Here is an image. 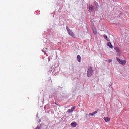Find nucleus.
Instances as JSON below:
<instances>
[{
    "label": "nucleus",
    "mask_w": 129,
    "mask_h": 129,
    "mask_svg": "<svg viewBox=\"0 0 129 129\" xmlns=\"http://www.w3.org/2000/svg\"><path fill=\"white\" fill-rule=\"evenodd\" d=\"M77 60H78V62H79L80 63V62L81 61V57L80 56V55H77Z\"/></svg>",
    "instance_id": "10"
},
{
    "label": "nucleus",
    "mask_w": 129,
    "mask_h": 129,
    "mask_svg": "<svg viewBox=\"0 0 129 129\" xmlns=\"http://www.w3.org/2000/svg\"><path fill=\"white\" fill-rule=\"evenodd\" d=\"M75 108H76V106H74L72 107L71 109L73 111L74 110H75Z\"/></svg>",
    "instance_id": "12"
},
{
    "label": "nucleus",
    "mask_w": 129,
    "mask_h": 129,
    "mask_svg": "<svg viewBox=\"0 0 129 129\" xmlns=\"http://www.w3.org/2000/svg\"><path fill=\"white\" fill-rule=\"evenodd\" d=\"M92 73H93V70L92 67H89L88 68V71L87 72V75L88 77H90L91 75H92Z\"/></svg>",
    "instance_id": "1"
},
{
    "label": "nucleus",
    "mask_w": 129,
    "mask_h": 129,
    "mask_svg": "<svg viewBox=\"0 0 129 129\" xmlns=\"http://www.w3.org/2000/svg\"><path fill=\"white\" fill-rule=\"evenodd\" d=\"M89 115H90V116H94V114H93V113H90L89 114Z\"/></svg>",
    "instance_id": "13"
},
{
    "label": "nucleus",
    "mask_w": 129,
    "mask_h": 129,
    "mask_svg": "<svg viewBox=\"0 0 129 129\" xmlns=\"http://www.w3.org/2000/svg\"><path fill=\"white\" fill-rule=\"evenodd\" d=\"M70 110H71V111H72V112H73V111L71 109H70Z\"/></svg>",
    "instance_id": "19"
},
{
    "label": "nucleus",
    "mask_w": 129,
    "mask_h": 129,
    "mask_svg": "<svg viewBox=\"0 0 129 129\" xmlns=\"http://www.w3.org/2000/svg\"><path fill=\"white\" fill-rule=\"evenodd\" d=\"M51 59H50V57L48 58V62H50Z\"/></svg>",
    "instance_id": "17"
},
{
    "label": "nucleus",
    "mask_w": 129,
    "mask_h": 129,
    "mask_svg": "<svg viewBox=\"0 0 129 129\" xmlns=\"http://www.w3.org/2000/svg\"><path fill=\"white\" fill-rule=\"evenodd\" d=\"M117 61L121 65H125V64H126V61L125 60H122L118 58H117Z\"/></svg>",
    "instance_id": "3"
},
{
    "label": "nucleus",
    "mask_w": 129,
    "mask_h": 129,
    "mask_svg": "<svg viewBox=\"0 0 129 129\" xmlns=\"http://www.w3.org/2000/svg\"><path fill=\"white\" fill-rule=\"evenodd\" d=\"M88 9H89V12L90 13H91V11L93 10V6L92 5H89Z\"/></svg>",
    "instance_id": "5"
},
{
    "label": "nucleus",
    "mask_w": 129,
    "mask_h": 129,
    "mask_svg": "<svg viewBox=\"0 0 129 129\" xmlns=\"http://www.w3.org/2000/svg\"><path fill=\"white\" fill-rule=\"evenodd\" d=\"M98 109L97 110V111H95V112H93V114H94H94H96V113H97V112H98Z\"/></svg>",
    "instance_id": "15"
},
{
    "label": "nucleus",
    "mask_w": 129,
    "mask_h": 129,
    "mask_svg": "<svg viewBox=\"0 0 129 129\" xmlns=\"http://www.w3.org/2000/svg\"><path fill=\"white\" fill-rule=\"evenodd\" d=\"M68 113H72V111L71 109H68L67 111Z\"/></svg>",
    "instance_id": "14"
},
{
    "label": "nucleus",
    "mask_w": 129,
    "mask_h": 129,
    "mask_svg": "<svg viewBox=\"0 0 129 129\" xmlns=\"http://www.w3.org/2000/svg\"><path fill=\"white\" fill-rule=\"evenodd\" d=\"M114 49H115V50H116V53H117L118 56H120L121 52H120V50H119V48H118V47H115Z\"/></svg>",
    "instance_id": "4"
},
{
    "label": "nucleus",
    "mask_w": 129,
    "mask_h": 129,
    "mask_svg": "<svg viewBox=\"0 0 129 129\" xmlns=\"http://www.w3.org/2000/svg\"><path fill=\"white\" fill-rule=\"evenodd\" d=\"M103 37H104V39H105V40H106V41H108V38H107V36H106V35H104Z\"/></svg>",
    "instance_id": "11"
},
{
    "label": "nucleus",
    "mask_w": 129,
    "mask_h": 129,
    "mask_svg": "<svg viewBox=\"0 0 129 129\" xmlns=\"http://www.w3.org/2000/svg\"><path fill=\"white\" fill-rule=\"evenodd\" d=\"M66 29L68 32V33L69 34V35H70V36H71V37H72V38H75V35L70 30V29H69V28H68V27L66 26Z\"/></svg>",
    "instance_id": "2"
},
{
    "label": "nucleus",
    "mask_w": 129,
    "mask_h": 129,
    "mask_svg": "<svg viewBox=\"0 0 129 129\" xmlns=\"http://www.w3.org/2000/svg\"><path fill=\"white\" fill-rule=\"evenodd\" d=\"M95 4L96 6V5L98 6V3H95Z\"/></svg>",
    "instance_id": "18"
},
{
    "label": "nucleus",
    "mask_w": 129,
    "mask_h": 129,
    "mask_svg": "<svg viewBox=\"0 0 129 129\" xmlns=\"http://www.w3.org/2000/svg\"><path fill=\"white\" fill-rule=\"evenodd\" d=\"M92 30H93V33L95 35H97V29H96V28H93Z\"/></svg>",
    "instance_id": "6"
},
{
    "label": "nucleus",
    "mask_w": 129,
    "mask_h": 129,
    "mask_svg": "<svg viewBox=\"0 0 129 129\" xmlns=\"http://www.w3.org/2000/svg\"><path fill=\"white\" fill-rule=\"evenodd\" d=\"M107 45L108 47H110V48H113V46H112V44H111V42H108Z\"/></svg>",
    "instance_id": "9"
},
{
    "label": "nucleus",
    "mask_w": 129,
    "mask_h": 129,
    "mask_svg": "<svg viewBox=\"0 0 129 129\" xmlns=\"http://www.w3.org/2000/svg\"><path fill=\"white\" fill-rule=\"evenodd\" d=\"M71 125L73 127H76V125H77V123H76V122H72L71 123Z\"/></svg>",
    "instance_id": "8"
},
{
    "label": "nucleus",
    "mask_w": 129,
    "mask_h": 129,
    "mask_svg": "<svg viewBox=\"0 0 129 129\" xmlns=\"http://www.w3.org/2000/svg\"><path fill=\"white\" fill-rule=\"evenodd\" d=\"M42 52H43V53H44V55H46V52L45 50H42Z\"/></svg>",
    "instance_id": "16"
},
{
    "label": "nucleus",
    "mask_w": 129,
    "mask_h": 129,
    "mask_svg": "<svg viewBox=\"0 0 129 129\" xmlns=\"http://www.w3.org/2000/svg\"><path fill=\"white\" fill-rule=\"evenodd\" d=\"M110 62H111V61H110H110H109V63H110Z\"/></svg>",
    "instance_id": "20"
},
{
    "label": "nucleus",
    "mask_w": 129,
    "mask_h": 129,
    "mask_svg": "<svg viewBox=\"0 0 129 129\" xmlns=\"http://www.w3.org/2000/svg\"><path fill=\"white\" fill-rule=\"evenodd\" d=\"M104 120H105V122H108L110 121V119L108 117H104Z\"/></svg>",
    "instance_id": "7"
}]
</instances>
